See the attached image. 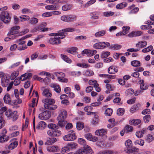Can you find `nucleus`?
<instances>
[{
  "label": "nucleus",
  "instance_id": "nucleus-1",
  "mask_svg": "<svg viewBox=\"0 0 154 154\" xmlns=\"http://www.w3.org/2000/svg\"><path fill=\"white\" fill-rule=\"evenodd\" d=\"M0 19L5 23L8 24L10 22L11 18L7 11H2L0 14Z\"/></svg>",
  "mask_w": 154,
  "mask_h": 154
},
{
  "label": "nucleus",
  "instance_id": "nucleus-2",
  "mask_svg": "<svg viewBox=\"0 0 154 154\" xmlns=\"http://www.w3.org/2000/svg\"><path fill=\"white\" fill-rule=\"evenodd\" d=\"M76 138V136L74 131L71 130L69 131V134L63 137V139L66 141L74 140Z\"/></svg>",
  "mask_w": 154,
  "mask_h": 154
},
{
  "label": "nucleus",
  "instance_id": "nucleus-3",
  "mask_svg": "<svg viewBox=\"0 0 154 154\" xmlns=\"http://www.w3.org/2000/svg\"><path fill=\"white\" fill-rule=\"evenodd\" d=\"M93 152L90 147L88 145H85L84 149H80L77 151L76 154H87L88 153H92Z\"/></svg>",
  "mask_w": 154,
  "mask_h": 154
},
{
  "label": "nucleus",
  "instance_id": "nucleus-4",
  "mask_svg": "<svg viewBox=\"0 0 154 154\" xmlns=\"http://www.w3.org/2000/svg\"><path fill=\"white\" fill-rule=\"evenodd\" d=\"M60 19L62 21L65 22H71L76 20V16L72 15H63L61 17Z\"/></svg>",
  "mask_w": 154,
  "mask_h": 154
},
{
  "label": "nucleus",
  "instance_id": "nucleus-5",
  "mask_svg": "<svg viewBox=\"0 0 154 154\" xmlns=\"http://www.w3.org/2000/svg\"><path fill=\"white\" fill-rule=\"evenodd\" d=\"M19 29L20 27L19 26H14L11 29V30L9 32L8 34L9 35H14L11 37L12 39H14L16 38L18 36V35H17V34L18 33L17 30Z\"/></svg>",
  "mask_w": 154,
  "mask_h": 154
},
{
  "label": "nucleus",
  "instance_id": "nucleus-6",
  "mask_svg": "<svg viewBox=\"0 0 154 154\" xmlns=\"http://www.w3.org/2000/svg\"><path fill=\"white\" fill-rule=\"evenodd\" d=\"M110 46L109 43L107 42H101L95 44L94 48L96 49H101Z\"/></svg>",
  "mask_w": 154,
  "mask_h": 154
},
{
  "label": "nucleus",
  "instance_id": "nucleus-7",
  "mask_svg": "<svg viewBox=\"0 0 154 154\" xmlns=\"http://www.w3.org/2000/svg\"><path fill=\"white\" fill-rule=\"evenodd\" d=\"M50 115L47 111H44L38 115V118L41 120H46L50 118Z\"/></svg>",
  "mask_w": 154,
  "mask_h": 154
},
{
  "label": "nucleus",
  "instance_id": "nucleus-8",
  "mask_svg": "<svg viewBox=\"0 0 154 154\" xmlns=\"http://www.w3.org/2000/svg\"><path fill=\"white\" fill-rule=\"evenodd\" d=\"M151 23L150 22H147V24L149 25L148 26L142 25L141 26L140 28L141 29H149V30L148 31V33H153L154 32V29H152V27L151 26Z\"/></svg>",
  "mask_w": 154,
  "mask_h": 154
},
{
  "label": "nucleus",
  "instance_id": "nucleus-9",
  "mask_svg": "<svg viewBox=\"0 0 154 154\" xmlns=\"http://www.w3.org/2000/svg\"><path fill=\"white\" fill-rule=\"evenodd\" d=\"M49 43L52 45H58L61 43V42L58 37H54L53 38H51L49 40Z\"/></svg>",
  "mask_w": 154,
  "mask_h": 154
},
{
  "label": "nucleus",
  "instance_id": "nucleus-10",
  "mask_svg": "<svg viewBox=\"0 0 154 154\" xmlns=\"http://www.w3.org/2000/svg\"><path fill=\"white\" fill-rule=\"evenodd\" d=\"M67 117V112L66 111L63 110L61 111V113L58 116L57 119L58 121L65 120Z\"/></svg>",
  "mask_w": 154,
  "mask_h": 154
},
{
  "label": "nucleus",
  "instance_id": "nucleus-11",
  "mask_svg": "<svg viewBox=\"0 0 154 154\" xmlns=\"http://www.w3.org/2000/svg\"><path fill=\"white\" fill-rule=\"evenodd\" d=\"M42 102L45 103L44 104L52 105L55 103V100L51 98H46L43 99Z\"/></svg>",
  "mask_w": 154,
  "mask_h": 154
},
{
  "label": "nucleus",
  "instance_id": "nucleus-12",
  "mask_svg": "<svg viewBox=\"0 0 154 154\" xmlns=\"http://www.w3.org/2000/svg\"><path fill=\"white\" fill-rule=\"evenodd\" d=\"M9 80L7 79V77L5 76L1 78V85L3 87H6L8 85Z\"/></svg>",
  "mask_w": 154,
  "mask_h": 154
},
{
  "label": "nucleus",
  "instance_id": "nucleus-13",
  "mask_svg": "<svg viewBox=\"0 0 154 154\" xmlns=\"http://www.w3.org/2000/svg\"><path fill=\"white\" fill-rule=\"evenodd\" d=\"M47 149L48 151L52 152H57L59 150L58 146H54L48 147Z\"/></svg>",
  "mask_w": 154,
  "mask_h": 154
},
{
  "label": "nucleus",
  "instance_id": "nucleus-14",
  "mask_svg": "<svg viewBox=\"0 0 154 154\" xmlns=\"http://www.w3.org/2000/svg\"><path fill=\"white\" fill-rule=\"evenodd\" d=\"M32 75L31 73H26L22 75L20 77V79L22 81H24L27 79L31 78Z\"/></svg>",
  "mask_w": 154,
  "mask_h": 154
},
{
  "label": "nucleus",
  "instance_id": "nucleus-15",
  "mask_svg": "<svg viewBox=\"0 0 154 154\" xmlns=\"http://www.w3.org/2000/svg\"><path fill=\"white\" fill-rule=\"evenodd\" d=\"M138 149L133 147L131 149H130L128 150L126 152L128 154H143L142 153H138L137 150Z\"/></svg>",
  "mask_w": 154,
  "mask_h": 154
},
{
  "label": "nucleus",
  "instance_id": "nucleus-16",
  "mask_svg": "<svg viewBox=\"0 0 154 154\" xmlns=\"http://www.w3.org/2000/svg\"><path fill=\"white\" fill-rule=\"evenodd\" d=\"M144 80H140L139 81V84H140V88L142 90H145L148 88V85L144 83Z\"/></svg>",
  "mask_w": 154,
  "mask_h": 154
},
{
  "label": "nucleus",
  "instance_id": "nucleus-17",
  "mask_svg": "<svg viewBox=\"0 0 154 154\" xmlns=\"http://www.w3.org/2000/svg\"><path fill=\"white\" fill-rule=\"evenodd\" d=\"M95 134L97 135L100 136H105V134L106 133V131L103 129L97 130L95 132Z\"/></svg>",
  "mask_w": 154,
  "mask_h": 154
},
{
  "label": "nucleus",
  "instance_id": "nucleus-18",
  "mask_svg": "<svg viewBox=\"0 0 154 154\" xmlns=\"http://www.w3.org/2000/svg\"><path fill=\"white\" fill-rule=\"evenodd\" d=\"M46 127V124L44 121H42L39 122L36 128L38 129L43 130Z\"/></svg>",
  "mask_w": 154,
  "mask_h": 154
},
{
  "label": "nucleus",
  "instance_id": "nucleus-19",
  "mask_svg": "<svg viewBox=\"0 0 154 154\" xmlns=\"http://www.w3.org/2000/svg\"><path fill=\"white\" fill-rule=\"evenodd\" d=\"M140 106V105L139 104L134 105L130 109V112L133 113L139 110Z\"/></svg>",
  "mask_w": 154,
  "mask_h": 154
},
{
  "label": "nucleus",
  "instance_id": "nucleus-20",
  "mask_svg": "<svg viewBox=\"0 0 154 154\" xmlns=\"http://www.w3.org/2000/svg\"><path fill=\"white\" fill-rule=\"evenodd\" d=\"M118 71V69L113 66H110L108 69V72L110 74H115Z\"/></svg>",
  "mask_w": 154,
  "mask_h": 154
},
{
  "label": "nucleus",
  "instance_id": "nucleus-21",
  "mask_svg": "<svg viewBox=\"0 0 154 154\" xmlns=\"http://www.w3.org/2000/svg\"><path fill=\"white\" fill-rule=\"evenodd\" d=\"M4 100L5 103L11 104V100L10 96L8 94H6L4 97Z\"/></svg>",
  "mask_w": 154,
  "mask_h": 154
},
{
  "label": "nucleus",
  "instance_id": "nucleus-22",
  "mask_svg": "<svg viewBox=\"0 0 154 154\" xmlns=\"http://www.w3.org/2000/svg\"><path fill=\"white\" fill-rule=\"evenodd\" d=\"M141 122V121L140 119H132L130 120L129 121V124L133 125H136L140 124Z\"/></svg>",
  "mask_w": 154,
  "mask_h": 154
},
{
  "label": "nucleus",
  "instance_id": "nucleus-23",
  "mask_svg": "<svg viewBox=\"0 0 154 154\" xmlns=\"http://www.w3.org/2000/svg\"><path fill=\"white\" fill-rule=\"evenodd\" d=\"M46 24V23H44L38 25L39 30H41V31L42 32L48 31V29L45 28Z\"/></svg>",
  "mask_w": 154,
  "mask_h": 154
},
{
  "label": "nucleus",
  "instance_id": "nucleus-24",
  "mask_svg": "<svg viewBox=\"0 0 154 154\" xmlns=\"http://www.w3.org/2000/svg\"><path fill=\"white\" fill-rule=\"evenodd\" d=\"M147 45V42L145 41H142L139 42L136 44L137 47H140L143 48L145 47Z\"/></svg>",
  "mask_w": 154,
  "mask_h": 154
},
{
  "label": "nucleus",
  "instance_id": "nucleus-25",
  "mask_svg": "<svg viewBox=\"0 0 154 154\" xmlns=\"http://www.w3.org/2000/svg\"><path fill=\"white\" fill-rule=\"evenodd\" d=\"M50 86L54 88V90L57 93H59L60 92V88L59 85L52 84L50 85Z\"/></svg>",
  "mask_w": 154,
  "mask_h": 154
},
{
  "label": "nucleus",
  "instance_id": "nucleus-26",
  "mask_svg": "<svg viewBox=\"0 0 154 154\" xmlns=\"http://www.w3.org/2000/svg\"><path fill=\"white\" fill-rule=\"evenodd\" d=\"M54 74L57 77L58 80L63 78L65 76V74L62 72H55L54 73Z\"/></svg>",
  "mask_w": 154,
  "mask_h": 154
},
{
  "label": "nucleus",
  "instance_id": "nucleus-27",
  "mask_svg": "<svg viewBox=\"0 0 154 154\" xmlns=\"http://www.w3.org/2000/svg\"><path fill=\"white\" fill-rule=\"evenodd\" d=\"M17 113V111H15L13 112L12 111V113L11 114L10 118H12L13 121L16 120L18 118Z\"/></svg>",
  "mask_w": 154,
  "mask_h": 154
},
{
  "label": "nucleus",
  "instance_id": "nucleus-28",
  "mask_svg": "<svg viewBox=\"0 0 154 154\" xmlns=\"http://www.w3.org/2000/svg\"><path fill=\"white\" fill-rule=\"evenodd\" d=\"M44 107L45 109L49 110H54L57 108V106L56 105H50L47 104H44Z\"/></svg>",
  "mask_w": 154,
  "mask_h": 154
},
{
  "label": "nucleus",
  "instance_id": "nucleus-29",
  "mask_svg": "<svg viewBox=\"0 0 154 154\" xmlns=\"http://www.w3.org/2000/svg\"><path fill=\"white\" fill-rule=\"evenodd\" d=\"M64 31L63 30V29H62L61 30L58 31L57 33H56L57 34V36H60L58 37V38H59L60 39L63 38L65 37V35L64 34Z\"/></svg>",
  "mask_w": 154,
  "mask_h": 154
},
{
  "label": "nucleus",
  "instance_id": "nucleus-30",
  "mask_svg": "<svg viewBox=\"0 0 154 154\" xmlns=\"http://www.w3.org/2000/svg\"><path fill=\"white\" fill-rule=\"evenodd\" d=\"M43 95L47 97H51V94L49 90L45 89L44 90L43 93Z\"/></svg>",
  "mask_w": 154,
  "mask_h": 154
},
{
  "label": "nucleus",
  "instance_id": "nucleus-31",
  "mask_svg": "<svg viewBox=\"0 0 154 154\" xmlns=\"http://www.w3.org/2000/svg\"><path fill=\"white\" fill-rule=\"evenodd\" d=\"M77 49V48L76 47H72L68 48L67 51L69 53L72 54H74L77 52L76 51Z\"/></svg>",
  "mask_w": 154,
  "mask_h": 154
},
{
  "label": "nucleus",
  "instance_id": "nucleus-32",
  "mask_svg": "<svg viewBox=\"0 0 154 154\" xmlns=\"http://www.w3.org/2000/svg\"><path fill=\"white\" fill-rule=\"evenodd\" d=\"M18 143L17 141H14L13 143H11L8 146V149H13L14 148L17 146Z\"/></svg>",
  "mask_w": 154,
  "mask_h": 154
},
{
  "label": "nucleus",
  "instance_id": "nucleus-33",
  "mask_svg": "<svg viewBox=\"0 0 154 154\" xmlns=\"http://www.w3.org/2000/svg\"><path fill=\"white\" fill-rule=\"evenodd\" d=\"M131 141L130 140H126L125 143V146L128 148V150L130 149H131L133 147H132V145H131Z\"/></svg>",
  "mask_w": 154,
  "mask_h": 154
},
{
  "label": "nucleus",
  "instance_id": "nucleus-34",
  "mask_svg": "<svg viewBox=\"0 0 154 154\" xmlns=\"http://www.w3.org/2000/svg\"><path fill=\"white\" fill-rule=\"evenodd\" d=\"M127 5V3L125 2H122L118 4L116 6V8L118 9H121L125 7Z\"/></svg>",
  "mask_w": 154,
  "mask_h": 154
},
{
  "label": "nucleus",
  "instance_id": "nucleus-35",
  "mask_svg": "<svg viewBox=\"0 0 154 154\" xmlns=\"http://www.w3.org/2000/svg\"><path fill=\"white\" fill-rule=\"evenodd\" d=\"M46 9L51 10H57V8L55 5H48L45 6Z\"/></svg>",
  "mask_w": 154,
  "mask_h": 154
},
{
  "label": "nucleus",
  "instance_id": "nucleus-36",
  "mask_svg": "<svg viewBox=\"0 0 154 154\" xmlns=\"http://www.w3.org/2000/svg\"><path fill=\"white\" fill-rule=\"evenodd\" d=\"M106 33V32L104 30H102L97 32L95 34V36L96 37H99L100 36H103Z\"/></svg>",
  "mask_w": 154,
  "mask_h": 154
},
{
  "label": "nucleus",
  "instance_id": "nucleus-37",
  "mask_svg": "<svg viewBox=\"0 0 154 154\" xmlns=\"http://www.w3.org/2000/svg\"><path fill=\"white\" fill-rule=\"evenodd\" d=\"M122 47L121 45L118 44H115L111 45L109 48L112 49L118 50L120 49Z\"/></svg>",
  "mask_w": 154,
  "mask_h": 154
},
{
  "label": "nucleus",
  "instance_id": "nucleus-38",
  "mask_svg": "<svg viewBox=\"0 0 154 154\" xmlns=\"http://www.w3.org/2000/svg\"><path fill=\"white\" fill-rule=\"evenodd\" d=\"M61 56L63 59L65 61L69 63H71L72 62L71 60L67 56L63 54H61Z\"/></svg>",
  "mask_w": 154,
  "mask_h": 154
},
{
  "label": "nucleus",
  "instance_id": "nucleus-39",
  "mask_svg": "<svg viewBox=\"0 0 154 154\" xmlns=\"http://www.w3.org/2000/svg\"><path fill=\"white\" fill-rule=\"evenodd\" d=\"M124 130L127 132H131L133 131V127L128 125H126L124 128Z\"/></svg>",
  "mask_w": 154,
  "mask_h": 154
},
{
  "label": "nucleus",
  "instance_id": "nucleus-40",
  "mask_svg": "<svg viewBox=\"0 0 154 154\" xmlns=\"http://www.w3.org/2000/svg\"><path fill=\"white\" fill-rule=\"evenodd\" d=\"M5 125V121L2 117V114L0 113V129Z\"/></svg>",
  "mask_w": 154,
  "mask_h": 154
},
{
  "label": "nucleus",
  "instance_id": "nucleus-41",
  "mask_svg": "<svg viewBox=\"0 0 154 154\" xmlns=\"http://www.w3.org/2000/svg\"><path fill=\"white\" fill-rule=\"evenodd\" d=\"M29 20V23L32 24H35L38 22V19L35 17H32Z\"/></svg>",
  "mask_w": 154,
  "mask_h": 154
},
{
  "label": "nucleus",
  "instance_id": "nucleus-42",
  "mask_svg": "<svg viewBox=\"0 0 154 154\" xmlns=\"http://www.w3.org/2000/svg\"><path fill=\"white\" fill-rule=\"evenodd\" d=\"M131 65L134 67L139 66H140V63L139 61L138 60H133L131 62Z\"/></svg>",
  "mask_w": 154,
  "mask_h": 154
},
{
  "label": "nucleus",
  "instance_id": "nucleus-43",
  "mask_svg": "<svg viewBox=\"0 0 154 154\" xmlns=\"http://www.w3.org/2000/svg\"><path fill=\"white\" fill-rule=\"evenodd\" d=\"M19 74L18 72H14L11 75L10 78L11 80H13L18 76Z\"/></svg>",
  "mask_w": 154,
  "mask_h": 154
},
{
  "label": "nucleus",
  "instance_id": "nucleus-44",
  "mask_svg": "<svg viewBox=\"0 0 154 154\" xmlns=\"http://www.w3.org/2000/svg\"><path fill=\"white\" fill-rule=\"evenodd\" d=\"M93 72L91 70H88L85 71L84 75L86 76H90L94 75Z\"/></svg>",
  "mask_w": 154,
  "mask_h": 154
},
{
  "label": "nucleus",
  "instance_id": "nucleus-45",
  "mask_svg": "<svg viewBox=\"0 0 154 154\" xmlns=\"http://www.w3.org/2000/svg\"><path fill=\"white\" fill-rule=\"evenodd\" d=\"M48 127L51 129L54 130L56 129H58V126L55 124L51 123L49 124Z\"/></svg>",
  "mask_w": 154,
  "mask_h": 154
},
{
  "label": "nucleus",
  "instance_id": "nucleus-46",
  "mask_svg": "<svg viewBox=\"0 0 154 154\" xmlns=\"http://www.w3.org/2000/svg\"><path fill=\"white\" fill-rule=\"evenodd\" d=\"M153 140V135L151 134L148 135L146 138V140L149 143L152 141Z\"/></svg>",
  "mask_w": 154,
  "mask_h": 154
},
{
  "label": "nucleus",
  "instance_id": "nucleus-47",
  "mask_svg": "<svg viewBox=\"0 0 154 154\" xmlns=\"http://www.w3.org/2000/svg\"><path fill=\"white\" fill-rule=\"evenodd\" d=\"M8 140V137L7 136L2 135L0 137V142H3L7 141Z\"/></svg>",
  "mask_w": 154,
  "mask_h": 154
},
{
  "label": "nucleus",
  "instance_id": "nucleus-48",
  "mask_svg": "<svg viewBox=\"0 0 154 154\" xmlns=\"http://www.w3.org/2000/svg\"><path fill=\"white\" fill-rule=\"evenodd\" d=\"M114 14V13L112 11H107L103 13V16L106 17H109L112 16Z\"/></svg>",
  "mask_w": 154,
  "mask_h": 154
},
{
  "label": "nucleus",
  "instance_id": "nucleus-49",
  "mask_svg": "<svg viewBox=\"0 0 154 154\" xmlns=\"http://www.w3.org/2000/svg\"><path fill=\"white\" fill-rule=\"evenodd\" d=\"M84 127L83 123L80 122H78L76 124V128L78 130H82Z\"/></svg>",
  "mask_w": 154,
  "mask_h": 154
},
{
  "label": "nucleus",
  "instance_id": "nucleus-50",
  "mask_svg": "<svg viewBox=\"0 0 154 154\" xmlns=\"http://www.w3.org/2000/svg\"><path fill=\"white\" fill-rule=\"evenodd\" d=\"M125 112V110L123 108H119L117 110V114L119 116H122Z\"/></svg>",
  "mask_w": 154,
  "mask_h": 154
},
{
  "label": "nucleus",
  "instance_id": "nucleus-51",
  "mask_svg": "<svg viewBox=\"0 0 154 154\" xmlns=\"http://www.w3.org/2000/svg\"><path fill=\"white\" fill-rule=\"evenodd\" d=\"M54 137L59 136H60L61 134V132L57 129H56L54 130Z\"/></svg>",
  "mask_w": 154,
  "mask_h": 154
},
{
  "label": "nucleus",
  "instance_id": "nucleus-52",
  "mask_svg": "<svg viewBox=\"0 0 154 154\" xmlns=\"http://www.w3.org/2000/svg\"><path fill=\"white\" fill-rule=\"evenodd\" d=\"M134 143L135 145L138 144L141 146H143L144 143V142L143 140L139 139L135 140Z\"/></svg>",
  "mask_w": 154,
  "mask_h": 154
},
{
  "label": "nucleus",
  "instance_id": "nucleus-53",
  "mask_svg": "<svg viewBox=\"0 0 154 154\" xmlns=\"http://www.w3.org/2000/svg\"><path fill=\"white\" fill-rule=\"evenodd\" d=\"M58 121L59 125L61 127H63L65 125H66L67 123V122L65 121V120H61V121Z\"/></svg>",
  "mask_w": 154,
  "mask_h": 154
},
{
  "label": "nucleus",
  "instance_id": "nucleus-54",
  "mask_svg": "<svg viewBox=\"0 0 154 154\" xmlns=\"http://www.w3.org/2000/svg\"><path fill=\"white\" fill-rule=\"evenodd\" d=\"M112 112V109L108 108L106 109L105 112V114L106 116H110Z\"/></svg>",
  "mask_w": 154,
  "mask_h": 154
},
{
  "label": "nucleus",
  "instance_id": "nucleus-55",
  "mask_svg": "<svg viewBox=\"0 0 154 154\" xmlns=\"http://www.w3.org/2000/svg\"><path fill=\"white\" fill-rule=\"evenodd\" d=\"M153 48V47L152 46H149L147 48H145L142 50V52L143 53H146L147 52H148L151 50H152Z\"/></svg>",
  "mask_w": 154,
  "mask_h": 154
},
{
  "label": "nucleus",
  "instance_id": "nucleus-56",
  "mask_svg": "<svg viewBox=\"0 0 154 154\" xmlns=\"http://www.w3.org/2000/svg\"><path fill=\"white\" fill-rule=\"evenodd\" d=\"M98 116L95 115L94 116V119L92 122V124L94 125H96L98 124L99 120L98 119Z\"/></svg>",
  "mask_w": 154,
  "mask_h": 154
},
{
  "label": "nucleus",
  "instance_id": "nucleus-57",
  "mask_svg": "<svg viewBox=\"0 0 154 154\" xmlns=\"http://www.w3.org/2000/svg\"><path fill=\"white\" fill-rule=\"evenodd\" d=\"M71 6L70 5H66L62 6V9L64 11L70 10L71 8Z\"/></svg>",
  "mask_w": 154,
  "mask_h": 154
},
{
  "label": "nucleus",
  "instance_id": "nucleus-58",
  "mask_svg": "<svg viewBox=\"0 0 154 154\" xmlns=\"http://www.w3.org/2000/svg\"><path fill=\"white\" fill-rule=\"evenodd\" d=\"M77 65L78 66L84 68H87V67H89L90 66L89 65L85 63H78L77 64Z\"/></svg>",
  "mask_w": 154,
  "mask_h": 154
},
{
  "label": "nucleus",
  "instance_id": "nucleus-59",
  "mask_svg": "<svg viewBox=\"0 0 154 154\" xmlns=\"http://www.w3.org/2000/svg\"><path fill=\"white\" fill-rule=\"evenodd\" d=\"M71 74L73 76H79L81 75V72L80 71H73L71 72Z\"/></svg>",
  "mask_w": 154,
  "mask_h": 154
},
{
  "label": "nucleus",
  "instance_id": "nucleus-60",
  "mask_svg": "<svg viewBox=\"0 0 154 154\" xmlns=\"http://www.w3.org/2000/svg\"><path fill=\"white\" fill-rule=\"evenodd\" d=\"M143 119L145 122L147 123L150 119V116L149 115H146L143 117Z\"/></svg>",
  "mask_w": 154,
  "mask_h": 154
},
{
  "label": "nucleus",
  "instance_id": "nucleus-61",
  "mask_svg": "<svg viewBox=\"0 0 154 154\" xmlns=\"http://www.w3.org/2000/svg\"><path fill=\"white\" fill-rule=\"evenodd\" d=\"M110 54V53L108 51L104 52L102 53L101 57L102 58L107 57Z\"/></svg>",
  "mask_w": 154,
  "mask_h": 154
},
{
  "label": "nucleus",
  "instance_id": "nucleus-62",
  "mask_svg": "<svg viewBox=\"0 0 154 154\" xmlns=\"http://www.w3.org/2000/svg\"><path fill=\"white\" fill-rule=\"evenodd\" d=\"M20 78H17L15 79L13 82L15 86L17 85H19L20 83Z\"/></svg>",
  "mask_w": 154,
  "mask_h": 154
},
{
  "label": "nucleus",
  "instance_id": "nucleus-63",
  "mask_svg": "<svg viewBox=\"0 0 154 154\" xmlns=\"http://www.w3.org/2000/svg\"><path fill=\"white\" fill-rule=\"evenodd\" d=\"M69 146L71 149L76 148L77 146V145L76 143H69L68 144Z\"/></svg>",
  "mask_w": 154,
  "mask_h": 154
},
{
  "label": "nucleus",
  "instance_id": "nucleus-64",
  "mask_svg": "<svg viewBox=\"0 0 154 154\" xmlns=\"http://www.w3.org/2000/svg\"><path fill=\"white\" fill-rule=\"evenodd\" d=\"M69 148L68 146H64L63 147L61 150V152L63 154H64L68 152Z\"/></svg>",
  "mask_w": 154,
  "mask_h": 154
}]
</instances>
